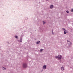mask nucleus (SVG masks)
Instances as JSON below:
<instances>
[{
  "label": "nucleus",
  "mask_w": 73,
  "mask_h": 73,
  "mask_svg": "<svg viewBox=\"0 0 73 73\" xmlns=\"http://www.w3.org/2000/svg\"><path fill=\"white\" fill-rule=\"evenodd\" d=\"M62 29H63V30H64V34H66V30L64 28H62Z\"/></svg>",
  "instance_id": "nucleus-4"
},
{
  "label": "nucleus",
  "mask_w": 73,
  "mask_h": 73,
  "mask_svg": "<svg viewBox=\"0 0 73 73\" xmlns=\"http://www.w3.org/2000/svg\"><path fill=\"white\" fill-rule=\"evenodd\" d=\"M43 25H44V24H45V23H45V22H44V21H43Z\"/></svg>",
  "instance_id": "nucleus-9"
},
{
  "label": "nucleus",
  "mask_w": 73,
  "mask_h": 73,
  "mask_svg": "<svg viewBox=\"0 0 73 73\" xmlns=\"http://www.w3.org/2000/svg\"><path fill=\"white\" fill-rule=\"evenodd\" d=\"M52 35H54V33H53V30H52Z\"/></svg>",
  "instance_id": "nucleus-11"
},
{
  "label": "nucleus",
  "mask_w": 73,
  "mask_h": 73,
  "mask_svg": "<svg viewBox=\"0 0 73 73\" xmlns=\"http://www.w3.org/2000/svg\"><path fill=\"white\" fill-rule=\"evenodd\" d=\"M71 11L72 12H73V9H72L71 10Z\"/></svg>",
  "instance_id": "nucleus-15"
},
{
  "label": "nucleus",
  "mask_w": 73,
  "mask_h": 73,
  "mask_svg": "<svg viewBox=\"0 0 73 73\" xmlns=\"http://www.w3.org/2000/svg\"><path fill=\"white\" fill-rule=\"evenodd\" d=\"M4 68V69H3V70H6V68H2V69Z\"/></svg>",
  "instance_id": "nucleus-13"
},
{
  "label": "nucleus",
  "mask_w": 73,
  "mask_h": 73,
  "mask_svg": "<svg viewBox=\"0 0 73 73\" xmlns=\"http://www.w3.org/2000/svg\"><path fill=\"white\" fill-rule=\"evenodd\" d=\"M56 59L58 58V60H61L62 58V56L61 55H59L58 56L55 57Z\"/></svg>",
  "instance_id": "nucleus-1"
},
{
  "label": "nucleus",
  "mask_w": 73,
  "mask_h": 73,
  "mask_svg": "<svg viewBox=\"0 0 73 73\" xmlns=\"http://www.w3.org/2000/svg\"><path fill=\"white\" fill-rule=\"evenodd\" d=\"M15 38H18L17 36H15Z\"/></svg>",
  "instance_id": "nucleus-12"
},
{
  "label": "nucleus",
  "mask_w": 73,
  "mask_h": 73,
  "mask_svg": "<svg viewBox=\"0 0 73 73\" xmlns=\"http://www.w3.org/2000/svg\"><path fill=\"white\" fill-rule=\"evenodd\" d=\"M61 69L62 70H64V67H62L61 68Z\"/></svg>",
  "instance_id": "nucleus-7"
},
{
  "label": "nucleus",
  "mask_w": 73,
  "mask_h": 73,
  "mask_svg": "<svg viewBox=\"0 0 73 73\" xmlns=\"http://www.w3.org/2000/svg\"><path fill=\"white\" fill-rule=\"evenodd\" d=\"M66 12L67 13H69V11H66Z\"/></svg>",
  "instance_id": "nucleus-14"
},
{
  "label": "nucleus",
  "mask_w": 73,
  "mask_h": 73,
  "mask_svg": "<svg viewBox=\"0 0 73 73\" xmlns=\"http://www.w3.org/2000/svg\"><path fill=\"white\" fill-rule=\"evenodd\" d=\"M67 42H70V41L69 40H67Z\"/></svg>",
  "instance_id": "nucleus-17"
},
{
  "label": "nucleus",
  "mask_w": 73,
  "mask_h": 73,
  "mask_svg": "<svg viewBox=\"0 0 73 73\" xmlns=\"http://www.w3.org/2000/svg\"><path fill=\"white\" fill-rule=\"evenodd\" d=\"M40 41H38L36 42V44H40Z\"/></svg>",
  "instance_id": "nucleus-8"
},
{
  "label": "nucleus",
  "mask_w": 73,
  "mask_h": 73,
  "mask_svg": "<svg viewBox=\"0 0 73 73\" xmlns=\"http://www.w3.org/2000/svg\"><path fill=\"white\" fill-rule=\"evenodd\" d=\"M70 45H71V44H72V42H70Z\"/></svg>",
  "instance_id": "nucleus-16"
},
{
  "label": "nucleus",
  "mask_w": 73,
  "mask_h": 73,
  "mask_svg": "<svg viewBox=\"0 0 73 73\" xmlns=\"http://www.w3.org/2000/svg\"><path fill=\"white\" fill-rule=\"evenodd\" d=\"M54 7L53 5H50V9H52V8H53Z\"/></svg>",
  "instance_id": "nucleus-6"
},
{
  "label": "nucleus",
  "mask_w": 73,
  "mask_h": 73,
  "mask_svg": "<svg viewBox=\"0 0 73 73\" xmlns=\"http://www.w3.org/2000/svg\"><path fill=\"white\" fill-rule=\"evenodd\" d=\"M42 71H41V72H42Z\"/></svg>",
  "instance_id": "nucleus-19"
},
{
  "label": "nucleus",
  "mask_w": 73,
  "mask_h": 73,
  "mask_svg": "<svg viewBox=\"0 0 73 73\" xmlns=\"http://www.w3.org/2000/svg\"><path fill=\"white\" fill-rule=\"evenodd\" d=\"M46 0L47 1H49V0Z\"/></svg>",
  "instance_id": "nucleus-18"
},
{
  "label": "nucleus",
  "mask_w": 73,
  "mask_h": 73,
  "mask_svg": "<svg viewBox=\"0 0 73 73\" xmlns=\"http://www.w3.org/2000/svg\"><path fill=\"white\" fill-rule=\"evenodd\" d=\"M23 67L24 68H26L27 67V64L26 63H24L23 64Z\"/></svg>",
  "instance_id": "nucleus-2"
},
{
  "label": "nucleus",
  "mask_w": 73,
  "mask_h": 73,
  "mask_svg": "<svg viewBox=\"0 0 73 73\" xmlns=\"http://www.w3.org/2000/svg\"><path fill=\"white\" fill-rule=\"evenodd\" d=\"M21 39L20 40H19V42H22V41L23 40V39H22V37H23V35H22L20 36Z\"/></svg>",
  "instance_id": "nucleus-3"
},
{
  "label": "nucleus",
  "mask_w": 73,
  "mask_h": 73,
  "mask_svg": "<svg viewBox=\"0 0 73 73\" xmlns=\"http://www.w3.org/2000/svg\"><path fill=\"white\" fill-rule=\"evenodd\" d=\"M43 69H44L45 70L46 69V65H44L43 66Z\"/></svg>",
  "instance_id": "nucleus-5"
},
{
  "label": "nucleus",
  "mask_w": 73,
  "mask_h": 73,
  "mask_svg": "<svg viewBox=\"0 0 73 73\" xmlns=\"http://www.w3.org/2000/svg\"><path fill=\"white\" fill-rule=\"evenodd\" d=\"M42 50H44V49H40V52H41V51H42Z\"/></svg>",
  "instance_id": "nucleus-10"
}]
</instances>
